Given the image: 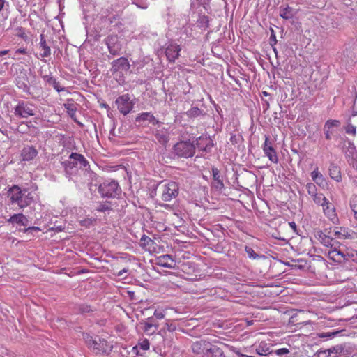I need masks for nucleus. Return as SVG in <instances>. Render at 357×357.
<instances>
[{
	"mask_svg": "<svg viewBox=\"0 0 357 357\" xmlns=\"http://www.w3.org/2000/svg\"><path fill=\"white\" fill-rule=\"evenodd\" d=\"M70 105H65V107L68 109H69Z\"/></svg>",
	"mask_w": 357,
	"mask_h": 357,
	"instance_id": "63",
	"label": "nucleus"
},
{
	"mask_svg": "<svg viewBox=\"0 0 357 357\" xmlns=\"http://www.w3.org/2000/svg\"><path fill=\"white\" fill-rule=\"evenodd\" d=\"M166 327L169 331H174L176 330V326L173 324L172 323H170L169 320H167L166 322Z\"/></svg>",
	"mask_w": 357,
	"mask_h": 357,
	"instance_id": "48",
	"label": "nucleus"
},
{
	"mask_svg": "<svg viewBox=\"0 0 357 357\" xmlns=\"http://www.w3.org/2000/svg\"><path fill=\"white\" fill-rule=\"evenodd\" d=\"M174 151L178 157L190 158L195 153V146L190 142L181 141L174 146Z\"/></svg>",
	"mask_w": 357,
	"mask_h": 357,
	"instance_id": "7",
	"label": "nucleus"
},
{
	"mask_svg": "<svg viewBox=\"0 0 357 357\" xmlns=\"http://www.w3.org/2000/svg\"><path fill=\"white\" fill-rule=\"evenodd\" d=\"M323 212L325 215L334 224H337L338 222V217L335 211V208L334 205L327 201V204H324L322 206Z\"/></svg>",
	"mask_w": 357,
	"mask_h": 357,
	"instance_id": "14",
	"label": "nucleus"
},
{
	"mask_svg": "<svg viewBox=\"0 0 357 357\" xmlns=\"http://www.w3.org/2000/svg\"><path fill=\"white\" fill-rule=\"evenodd\" d=\"M340 126V121L338 120H328L324 124V129L331 130L334 127H339Z\"/></svg>",
	"mask_w": 357,
	"mask_h": 357,
	"instance_id": "34",
	"label": "nucleus"
},
{
	"mask_svg": "<svg viewBox=\"0 0 357 357\" xmlns=\"http://www.w3.org/2000/svg\"><path fill=\"white\" fill-rule=\"evenodd\" d=\"M263 151L266 156H267L270 161L273 163L278 162V157L275 149L273 146V143L270 141L268 136L265 137V142L263 144Z\"/></svg>",
	"mask_w": 357,
	"mask_h": 357,
	"instance_id": "12",
	"label": "nucleus"
},
{
	"mask_svg": "<svg viewBox=\"0 0 357 357\" xmlns=\"http://www.w3.org/2000/svg\"><path fill=\"white\" fill-rule=\"evenodd\" d=\"M105 44L107 46L108 50L111 54L116 56L119 54L122 45L116 35H109L105 40Z\"/></svg>",
	"mask_w": 357,
	"mask_h": 357,
	"instance_id": "11",
	"label": "nucleus"
},
{
	"mask_svg": "<svg viewBox=\"0 0 357 357\" xmlns=\"http://www.w3.org/2000/svg\"><path fill=\"white\" fill-rule=\"evenodd\" d=\"M263 95L265 96H268L269 95V93L266 91H264L263 92Z\"/></svg>",
	"mask_w": 357,
	"mask_h": 357,
	"instance_id": "62",
	"label": "nucleus"
},
{
	"mask_svg": "<svg viewBox=\"0 0 357 357\" xmlns=\"http://www.w3.org/2000/svg\"><path fill=\"white\" fill-rule=\"evenodd\" d=\"M289 353V350L287 348H281L275 351V354L278 356L282 354H287Z\"/></svg>",
	"mask_w": 357,
	"mask_h": 357,
	"instance_id": "47",
	"label": "nucleus"
},
{
	"mask_svg": "<svg viewBox=\"0 0 357 357\" xmlns=\"http://www.w3.org/2000/svg\"><path fill=\"white\" fill-rule=\"evenodd\" d=\"M111 64L112 68L110 71L113 75L118 73L122 75L127 73L130 68V65L128 59L123 56L114 60Z\"/></svg>",
	"mask_w": 357,
	"mask_h": 357,
	"instance_id": "8",
	"label": "nucleus"
},
{
	"mask_svg": "<svg viewBox=\"0 0 357 357\" xmlns=\"http://www.w3.org/2000/svg\"><path fill=\"white\" fill-rule=\"evenodd\" d=\"M271 37H270V40H271V45H275L276 43H277V39H276V36L274 33V31L273 29H271Z\"/></svg>",
	"mask_w": 357,
	"mask_h": 357,
	"instance_id": "51",
	"label": "nucleus"
},
{
	"mask_svg": "<svg viewBox=\"0 0 357 357\" xmlns=\"http://www.w3.org/2000/svg\"><path fill=\"white\" fill-rule=\"evenodd\" d=\"M37 107L30 101L20 100L14 108L15 116L27 119L36 115Z\"/></svg>",
	"mask_w": 357,
	"mask_h": 357,
	"instance_id": "5",
	"label": "nucleus"
},
{
	"mask_svg": "<svg viewBox=\"0 0 357 357\" xmlns=\"http://www.w3.org/2000/svg\"><path fill=\"white\" fill-rule=\"evenodd\" d=\"M329 255H332V259H335V257H336L337 256L343 257V254L340 251H338L337 250H332L331 252H329Z\"/></svg>",
	"mask_w": 357,
	"mask_h": 357,
	"instance_id": "49",
	"label": "nucleus"
},
{
	"mask_svg": "<svg viewBox=\"0 0 357 357\" xmlns=\"http://www.w3.org/2000/svg\"><path fill=\"white\" fill-rule=\"evenodd\" d=\"M212 176L213 179V186L217 190H222L224 188L225 185L222 176H221L220 172L218 168H212Z\"/></svg>",
	"mask_w": 357,
	"mask_h": 357,
	"instance_id": "18",
	"label": "nucleus"
},
{
	"mask_svg": "<svg viewBox=\"0 0 357 357\" xmlns=\"http://www.w3.org/2000/svg\"><path fill=\"white\" fill-rule=\"evenodd\" d=\"M155 139L162 144H165L168 142V137L163 132L157 130L155 133Z\"/></svg>",
	"mask_w": 357,
	"mask_h": 357,
	"instance_id": "33",
	"label": "nucleus"
},
{
	"mask_svg": "<svg viewBox=\"0 0 357 357\" xmlns=\"http://www.w3.org/2000/svg\"><path fill=\"white\" fill-rule=\"evenodd\" d=\"M96 210L98 212H106L112 210V207L109 202H100L98 203Z\"/></svg>",
	"mask_w": 357,
	"mask_h": 357,
	"instance_id": "29",
	"label": "nucleus"
},
{
	"mask_svg": "<svg viewBox=\"0 0 357 357\" xmlns=\"http://www.w3.org/2000/svg\"><path fill=\"white\" fill-rule=\"evenodd\" d=\"M312 197L316 204L322 206L324 204H327L328 199L322 193H316Z\"/></svg>",
	"mask_w": 357,
	"mask_h": 357,
	"instance_id": "27",
	"label": "nucleus"
},
{
	"mask_svg": "<svg viewBox=\"0 0 357 357\" xmlns=\"http://www.w3.org/2000/svg\"><path fill=\"white\" fill-rule=\"evenodd\" d=\"M40 39L39 49L41 51L40 55L42 58L48 57L51 54V49L50 46L47 45L45 36L43 34L40 36Z\"/></svg>",
	"mask_w": 357,
	"mask_h": 357,
	"instance_id": "20",
	"label": "nucleus"
},
{
	"mask_svg": "<svg viewBox=\"0 0 357 357\" xmlns=\"http://www.w3.org/2000/svg\"><path fill=\"white\" fill-rule=\"evenodd\" d=\"M159 185L161 191L160 197L164 202L172 201L173 199H175L179 193V186L176 182H162Z\"/></svg>",
	"mask_w": 357,
	"mask_h": 357,
	"instance_id": "6",
	"label": "nucleus"
},
{
	"mask_svg": "<svg viewBox=\"0 0 357 357\" xmlns=\"http://www.w3.org/2000/svg\"><path fill=\"white\" fill-rule=\"evenodd\" d=\"M195 146L204 151L208 152L213 146V143L210 137L206 136H200L196 139Z\"/></svg>",
	"mask_w": 357,
	"mask_h": 357,
	"instance_id": "15",
	"label": "nucleus"
},
{
	"mask_svg": "<svg viewBox=\"0 0 357 357\" xmlns=\"http://www.w3.org/2000/svg\"><path fill=\"white\" fill-rule=\"evenodd\" d=\"M98 192L103 199H118L121 195L122 190L117 181L107 178L99 183Z\"/></svg>",
	"mask_w": 357,
	"mask_h": 357,
	"instance_id": "4",
	"label": "nucleus"
},
{
	"mask_svg": "<svg viewBox=\"0 0 357 357\" xmlns=\"http://www.w3.org/2000/svg\"><path fill=\"white\" fill-rule=\"evenodd\" d=\"M181 48L180 45L171 43L165 49V55L169 62L174 63L180 55Z\"/></svg>",
	"mask_w": 357,
	"mask_h": 357,
	"instance_id": "13",
	"label": "nucleus"
},
{
	"mask_svg": "<svg viewBox=\"0 0 357 357\" xmlns=\"http://www.w3.org/2000/svg\"><path fill=\"white\" fill-rule=\"evenodd\" d=\"M16 53H18V54H25L26 53V50L24 49V48L23 49H22V48L17 49L16 50Z\"/></svg>",
	"mask_w": 357,
	"mask_h": 357,
	"instance_id": "57",
	"label": "nucleus"
},
{
	"mask_svg": "<svg viewBox=\"0 0 357 357\" xmlns=\"http://www.w3.org/2000/svg\"><path fill=\"white\" fill-rule=\"evenodd\" d=\"M208 357H225L223 351L215 345H211Z\"/></svg>",
	"mask_w": 357,
	"mask_h": 357,
	"instance_id": "26",
	"label": "nucleus"
},
{
	"mask_svg": "<svg viewBox=\"0 0 357 357\" xmlns=\"http://www.w3.org/2000/svg\"><path fill=\"white\" fill-rule=\"evenodd\" d=\"M211 345V342L205 340H200L192 344L191 349L195 354L202 355L203 357H208Z\"/></svg>",
	"mask_w": 357,
	"mask_h": 357,
	"instance_id": "10",
	"label": "nucleus"
},
{
	"mask_svg": "<svg viewBox=\"0 0 357 357\" xmlns=\"http://www.w3.org/2000/svg\"><path fill=\"white\" fill-rule=\"evenodd\" d=\"M174 262V260L170 255H164L159 257L158 265L164 268H173Z\"/></svg>",
	"mask_w": 357,
	"mask_h": 357,
	"instance_id": "22",
	"label": "nucleus"
},
{
	"mask_svg": "<svg viewBox=\"0 0 357 357\" xmlns=\"http://www.w3.org/2000/svg\"><path fill=\"white\" fill-rule=\"evenodd\" d=\"M341 331H336L333 332H326V333H321L318 334V336L321 338H327L331 339L336 336L337 334H339Z\"/></svg>",
	"mask_w": 357,
	"mask_h": 357,
	"instance_id": "37",
	"label": "nucleus"
},
{
	"mask_svg": "<svg viewBox=\"0 0 357 357\" xmlns=\"http://www.w3.org/2000/svg\"><path fill=\"white\" fill-rule=\"evenodd\" d=\"M5 3V0H0V11L2 10Z\"/></svg>",
	"mask_w": 357,
	"mask_h": 357,
	"instance_id": "60",
	"label": "nucleus"
},
{
	"mask_svg": "<svg viewBox=\"0 0 357 357\" xmlns=\"http://www.w3.org/2000/svg\"><path fill=\"white\" fill-rule=\"evenodd\" d=\"M245 251L246 252L248 256L250 259H259L260 257H261V256H260L259 255L257 254L255 252V250L252 248H250V247L245 246Z\"/></svg>",
	"mask_w": 357,
	"mask_h": 357,
	"instance_id": "35",
	"label": "nucleus"
},
{
	"mask_svg": "<svg viewBox=\"0 0 357 357\" xmlns=\"http://www.w3.org/2000/svg\"><path fill=\"white\" fill-rule=\"evenodd\" d=\"M154 316L158 319H163L165 317V314L164 313L162 312V311H160V310H155V312H154Z\"/></svg>",
	"mask_w": 357,
	"mask_h": 357,
	"instance_id": "50",
	"label": "nucleus"
},
{
	"mask_svg": "<svg viewBox=\"0 0 357 357\" xmlns=\"http://www.w3.org/2000/svg\"><path fill=\"white\" fill-rule=\"evenodd\" d=\"M9 203L11 205H17L20 210H24L35 202V197L28 188L22 189L17 185H12L7 192Z\"/></svg>",
	"mask_w": 357,
	"mask_h": 357,
	"instance_id": "2",
	"label": "nucleus"
},
{
	"mask_svg": "<svg viewBox=\"0 0 357 357\" xmlns=\"http://www.w3.org/2000/svg\"><path fill=\"white\" fill-rule=\"evenodd\" d=\"M331 241L332 238L328 236L324 235V236L321 238V243L326 246L331 245Z\"/></svg>",
	"mask_w": 357,
	"mask_h": 357,
	"instance_id": "45",
	"label": "nucleus"
},
{
	"mask_svg": "<svg viewBox=\"0 0 357 357\" xmlns=\"http://www.w3.org/2000/svg\"><path fill=\"white\" fill-rule=\"evenodd\" d=\"M155 243L146 235H143L140 239V246L146 250L151 252L155 250Z\"/></svg>",
	"mask_w": 357,
	"mask_h": 357,
	"instance_id": "19",
	"label": "nucleus"
},
{
	"mask_svg": "<svg viewBox=\"0 0 357 357\" xmlns=\"http://www.w3.org/2000/svg\"><path fill=\"white\" fill-rule=\"evenodd\" d=\"M311 177L312 180L317 184L321 185L324 182V177L322 174L318 171V168H316L312 173Z\"/></svg>",
	"mask_w": 357,
	"mask_h": 357,
	"instance_id": "28",
	"label": "nucleus"
},
{
	"mask_svg": "<svg viewBox=\"0 0 357 357\" xmlns=\"http://www.w3.org/2000/svg\"><path fill=\"white\" fill-rule=\"evenodd\" d=\"M8 222L10 223H16L20 225L26 226L28 225L27 218L22 213L14 214L8 220Z\"/></svg>",
	"mask_w": 357,
	"mask_h": 357,
	"instance_id": "21",
	"label": "nucleus"
},
{
	"mask_svg": "<svg viewBox=\"0 0 357 357\" xmlns=\"http://www.w3.org/2000/svg\"><path fill=\"white\" fill-rule=\"evenodd\" d=\"M135 121L137 122L148 121L149 123H151L153 125L159 123V121H158L151 112H143L139 114L136 117Z\"/></svg>",
	"mask_w": 357,
	"mask_h": 357,
	"instance_id": "23",
	"label": "nucleus"
},
{
	"mask_svg": "<svg viewBox=\"0 0 357 357\" xmlns=\"http://www.w3.org/2000/svg\"><path fill=\"white\" fill-rule=\"evenodd\" d=\"M8 52V50H7L0 51V56L7 54Z\"/></svg>",
	"mask_w": 357,
	"mask_h": 357,
	"instance_id": "59",
	"label": "nucleus"
},
{
	"mask_svg": "<svg viewBox=\"0 0 357 357\" xmlns=\"http://www.w3.org/2000/svg\"><path fill=\"white\" fill-rule=\"evenodd\" d=\"M332 132H333L332 130L324 129V134H325V137H326V139L329 140L331 139Z\"/></svg>",
	"mask_w": 357,
	"mask_h": 357,
	"instance_id": "52",
	"label": "nucleus"
},
{
	"mask_svg": "<svg viewBox=\"0 0 357 357\" xmlns=\"http://www.w3.org/2000/svg\"><path fill=\"white\" fill-rule=\"evenodd\" d=\"M351 357H357V353L354 354Z\"/></svg>",
	"mask_w": 357,
	"mask_h": 357,
	"instance_id": "64",
	"label": "nucleus"
},
{
	"mask_svg": "<svg viewBox=\"0 0 357 357\" xmlns=\"http://www.w3.org/2000/svg\"><path fill=\"white\" fill-rule=\"evenodd\" d=\"M186 114L190 118H195L202 114V111L197 107H192Z\"/></svg>",
	"mask_w": 357,
	"mask_h": 357,
	"instance_id": "32",
	"label": "nucleus"
},
{
	"mask_svg": "<svg viewBox=\"0 0 357 357\" xmlns=\"http://www.w3.org/2000/svg\"><path fill=\"white\" fill-rule=\"evenodd\" d=\"M350 208L354 213L355 219L357 220V195H353L350 199Z\"/></svg>",
	"mask_w": 357,
	"mask_h": 357,
	"instance_id": "31",
	"label": "nucleus"
},
{
	"mask_svg": "<svg viewBox=\"0 0 357 357\" xmlns=\"http://www.w3.org/2000/svg\"><path fill=\"white\" fill-rule=\"evenodd\" d=\"M345 131L347 134H351L353 135H355L356 133V128L351 125V124H349L346 128H345Z\"/></svg>",
	"mask_w": 357,
	"mask_h": 357,
	"instance_id": "43",
	"label": "nucleus"
},
{
	"mask_svg": "<svg viewBox=\"0 0 357 357\" xmlns=\"http://www.w3.org/2000/svg\"><path fill=\"white\" fill-rule=\"evenodd\" d=\"M115 102L118 109L123 115L128 114L133 107V103L130 101L128 94H124L118 97Z\"/></svg>",
	"mask_w": 357,
	"mask_h": 357,
	"instance_id": "9",
	"label": "nucleus"
},
{
	"mask_svg": "<svg viewBox=\"0 0 357 357\" xmlns=\"http://www.w3.org/2000/svg\"><path fill=\"white\" fill-rule=\"evenodd\" d=\"M80 311L82 313H86V312H89L91 311V309L90 307V306H88V305H83L80 307Z\"/></svg>",
	"mask_w": 357,
	"mask_h": 357,
	"instance_id": "53",
	"label": "nucleus"
},
{
	"mask_svg": "<svg viewBox=\"0 0 357 357\" xmlns=\"http://www.w3.org/2000/svg\"><path fill=\"white\" fill-rule=\"evenodd\" d=\"M329 234L331 236H334L335 237L340 238V239H342V238H345V235L342 233V229L341 228L340 229L334 228L333 230H331L329 231Z\"/></svg>",
	"mask_w": 357,
	"mask_h": 357,
	"instance_id": "38",
	"label": "nucleus"
},
{
	"mask_svg": "<svg viewBox=\"0 0 357 357\" xmlns=\"http://www.w3.org/2000/svg\"><path fill=\"white\" fill-rule=\"evenodd\" d=\"M83 339L88 348L96 354H109L112 346L105 339L89 334H83Z\"/></svg>",
	"mask_w": 357,
	"mask_h": 357,
	"instance_id": "3",
	"label": "nucleus"
},
{
	"mask_svg": "<svg viewBox=\"0 0 357 357\" xmlns=\"http://www.w3.org/2000/svg\"><path fill=\"white\" fill-rule=\"evenodd\" d=\"M43 78L49 84L50 83V79H53L54 77L51 75H47L43 76Z\"/></svg>",
	"mask_w": 357,
	"mask_h": 357,
	"instance_id": "54",
	"label": "nucleus"
},
{
	"mask_svg": "<svg viewBox=\"0 0 357 357\" xmlns=\"http://www.w3.org/2000/svg\"><path fill=\"white\" fill-rule=\"evenodd\" d=\"M38 155V151L32 146H24L20 156L23 161H31L33 160Z\"/></svg>",
	"mask_w": 357,
	"mask_h": 357,
	"instance_id": "17",
	"label": "nucleus"
},
{
	"mask_svg": "<svg viewBox=\"0 0 357 357\" xmlns=\"http://www.w3.org/2000/svg\"><path fill=\"white\" fill-rule=\"evenodd\" d=\"M330 354V350L319 351L317 352V357H329Z\"/></svg>",
	"mask_w": 357,
	"mask_h": 357,
	"instance_id": "46",
	"label": "nucleus"
},
{
	"mask_svg": "<svg viewBox=\"0 0 357 357\" xmlns=\"http://www.w3.org/2000/svg\"><path fill=\"white\" fill-rule=\"evenodd\" d=\"M144 332L147 333L148 334H153L155 333V331H151V328L154 326L153 324L150 322H144Z\"/></svg>",
	"mask_w": 357,
	"mask_h": 357,
	"instance_id": "42",
	"label": "nucleus"
},
{
	"mask_svg": "<svg viewBox=\"0 0 357 357\" xmlns=\"http://www.w3.org/2000/svg\"><path fill=\"white\" fill-rule=\"evenodd\" d=\"M50 83L49 84L52 86L56 91L61 92L66 91V89L64 87L61 86L59 82H57L54 77L53 79H50Z\"/></svg>",
	"mask_w": 357,
	"mask_h": 357,
	"instance_id": "36",
	"label": "nucleus"
},
{
	"mask_svg": "<svg viewBox=\"0 0 357 357\" xmlns=\"http://www.w3.org/2000/svg\"><path fill=\"white\" fill-rule=\"evenodd\" d=\"M149 342L147 339H144L141 342L139 343V347L144 351L148 350L149 349Z\"/></svg>",
	"mask_w": 357,
	"mask_h": 357,
	"instance_id": "44",
	"label": "nucleus"
},
{
	"mask_svg": "<svg viewBox=\"0 0 357 357\" xmlns=\"http://www.w3.org/2000/svg\"><path fill=\"white\" fill-rule=\"evenodd\" d=\"M62 165L64 168L66 174L70 177L73 174L78 172L79 174H84L88 177V180L92 178L94 173L91 170L90 165L84 155L72 153L68 159L63 162Z\"/></svg>",
	"mask_w": 357,
	"mask_h": 357,
	"instance_id": "1",
	"label": "nucleus"
},
{
	"mask_svg": "<svg viewBox=\"0 0 357 357\" xmlns=\"http://www.w3.org/2000/svg\"><path fill=\"white\" fill-rule=\"evenodd\" d=\"M289 226L291 227V228L294 230V231H296V225L294 222H291L289 223Z\"/></svg>",
	"mask_w": 357,
	"mask_h": 357,
	"instance_id": "56",
	"label": "nucleus"
},
{
	"mask_svg": "<svg viewBox=\"0 0 357 357\" xmlns=\"http://www.w3.org/2000/svg\"><path fill=\"white\" fill-rule=\"evenodd\" d=\"M28 230H38H38H40V229L37 227H30L26 229V231H28Z\"/></svg>",
	"mask_w": 357,
	"mask_h": 357,
	"instance_id": "61",
	"label": "nucleus"
},
{
	"mask_svg": "<svg viewBox=\"0 0 357 357\" xmlns=\"http://www.w3.org/2000/svg\"><path fill=\"white\" fill-rule=\"evenodd\" d=\"M306 190L308 194L312 197L316 193H317V188L316 185L312 183H307L306 184Z\"/></svg>",
	"mask_w": 357,
	"mask_h": 357,
	"instance_id": "39",
	"label": "nucleus"
},
{
	"mask_svg": "<svg viewBox=\"0 0 357 357\" xmlns=\"http://www.w3.org/2000/svg\"><path fill=\"white\" fill-rule=\"evenodd\" d=\"M132 3L136 5L138 8L146 9L148 8V3L146 0H131Z\"/></svg>",
	"mask_w": 357,
	"mask_h": 357,
	"instance_id": "41",
	"label": "nucleus"
},
{
	"mask_svg": "<svg viewBox=\"0 0 357 357\" xmlns=\"http://www.w3.org/2000/svg\"><path fill=\"white\" fill-rule=\"evenodd\" d=\"M256 353L260 356H266L270 353L269 347L265 343H260V344L256 348Z\"/></svg>",
	"mask_w": 357,
	"mask_h": 357,
	"instance_id": "30",
	"label": "nucleus"
},
{
	"mask_svg": "<svg viewBox=\"0 0 357 357\" xmlns=\"http://www.w3.org/2000/svg\"><path fill=\"white\" fill-rule=\"evenodd\" d=\"M29 126L28 123L22 122L17 127V131L20 133L24 134L27 133L29 130Z\"/></svg>",
	"mask_w": 357,
	"mask_h": 357,
	"instance_id": "40",
	"label": "nucleus"
},
{
	"mask_svg": "<svg viewBox=\"0 0 357 357\" xmlns=\"http://www.w3.org/2000/svg\"><path fill=\"white\" fill-rule=\"evenodd\" d=\"M329 175L331 178L337 182H340L342 180L340 169L335 164H331L329 167Z\"/></svg>",
	"mask_w": 357,
	"mask_h": 357,
	"instance_id": "24",
	"label": "nucleus"
},
{
	"mask_svg": "<svg viewBox=\"0 0 357 357\" xmlns=\"http://www.w3.org/2000/svg\"><path fill=\"white\" fill-rule=\"evenodd\" d=\"M236 354L239 356V357H252L251 356H248V355H246V354H241V352L238 351L236 352Z\"/></svg>",
	"mask_w": 357,
	"mask_h": 357,
	"instance_id": "58",
	"label": "nucleus"
},
{
	"mask_svg": "<svg viewBox=\"0 0 357 357\" xmlns=\"http://www.w3.org/2000/svg\"><path fill=\"white\" fill-rule=\"evenodd\" d=\"M128 271V269L123 268L118 272L117 275L122 276L124 273H127Z\"/></svg>",
	"mask_w": 357,
	"mask_h": 357,
	"instance_id": "55",
	"label": "nucleus"
},
{
	"mask_svg": "<svg viewBox=\"0 0 357 357\" xmlns=\"http://www.w3.org/2000/svg\"><path fill=\"white\" fill-rule=\"evenodd\" d=\"M295 14L294 9L289 6L280 8V16L284 20H290L293 18Z\"/></svg>",
	"mask_w": 357,
	"mask_h": 357,
	"instance_id": "25",
	"label": "nucleus"
},
{
	"mask_svg": "<svg viewBox=\"0 0 357 357\" xmlns=\"http://www.w3.org/2000/svg\"><path fill=\"white\" fill-rule=\"evenodd\" d=\"M15 83L18 89L22 91L29 93V79L26 74L21 72L20 75L15 79Z\"/></svg>",
	"mask_w": 357,
	"mask_h": 357,
	"instance_id": "16",
	"label": "nucleus"
}]
</instances>
